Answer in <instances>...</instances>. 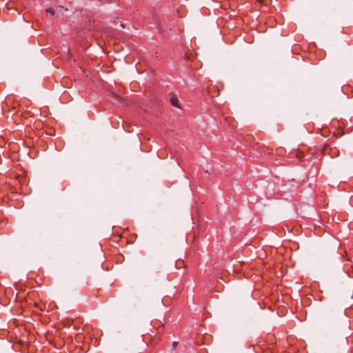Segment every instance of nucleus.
Listing matches in <instances>:
<instances>
[{
	"label": "nucleus",
	"mask_w": 353,
	"mask_h": 353,
	"mask_svg": "<svg viewBox=\"0 0 353 353\" xmlns=\"http://www.w3.org/2000/svg\"><path fill=\"white\" fill-rule=\"evenodd\" d=\"M323 151L324 153L328 152L332 158H335L339 155V150L335 147L328 148L327 146H325Z\"/></svg>",
	"instance_id": "1"
},
{
	"label": "nucleus",
	"mask_w": 353,
	"mask_h": 353,
	"mask_svg": "<svg viewBox=\"0 0 353 353\" xmlns=\"http://www.w3.org/2000/svg\"><path fill=\"white\" fill-rule=\"evenodd\" d=\"M112 97L114 102L117 103L118 105H120L123 101V98L115 93L112 94Z\"/></svg>",
	"instance_id": "2"
},
{
	"label": "nucleus",
	"mask_w": 353,
	"mask_h": 353,
	"mask_svg": "<svg viewBox=\"0 0 353 353\" xmlns=\"http://www.w3.org/2000/svg\"><path fill=\"white\" fill-rule=\"evenodd\" d=\"M171 103H172V105L173 106H175V107H177V108L179 107V101L177 99V98L172 97L171 98Z\"/></svg>",
	"instance_id": "3"
},
{
	"label": "nucleus",
	"mask_w": 353,
	"mask_h": 353,
	"mask_svg": "<svg viewBox=\"0 0 353 353\" xmlns=\"http://www.w3.org/2000/svg\"><path fill=\"white\" fill-rule=\"evenodd\" d=\"M46 11L48 13H50L52 16H54L55 14V11L52 8H48Z\"/></svg>",
	"instance_id": "4"
},
{
	"label": "nucleus",
	"mask_w": 353,
	"mask_h": 353,
	"mask_svg": "<svg viewBox=\"0 0 353 353\" xmlns=\"http://www.w3.org/2000/svg\"><path fill=\"white\" fill-rule=\"evenodd\" d=\"M177 345H178L177 341H173L172 344V349L174 350L176 347Z\"/></svg>",
	"instance_id": "5"
},
{
	"label": "nucleus",
	"mask_w": 353,
	"mask_h": 353,
	"mask_svg": "<svg viewBox=\"0 0 353 353\" xmlns=\"http://www.w3.org/2000/svg\"><path fill=\"white\" fill-rule=\"evenodd\" d=\"M34 305H35V307H36L39 308L41 310H43L42 308H41V307L39 306V305H38L37 303H35V304H34Z\"/></svg>",
	"instance_id": "6"
}]
</instances>
